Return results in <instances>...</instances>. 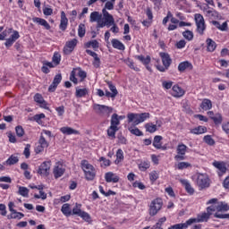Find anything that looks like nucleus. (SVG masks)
<instances>
[{
	"mask_svg": "<svg viewBox=\"0 0 229 229\" xmlns=\"http://www.w3.org/2000/svg\"><path fill=\"white\" fill-rule=\"evenodd\" d=\"M149 113H141V114H133L130 113L127 114L128 123H133L134 126L140 124V123H144L146 119H149Z\"/></svg>",
	"mask_w": 229,
	"mask_h": 229,
	"instance_id": "f257e3e1",
	"label": "nucleus"
},
{
	"mask_svg": "<svg viewBox=\"0 0 229 229\" xmlns=\"http://www.w3.org/2000/svg\"><path fill=\"white\" fill-rule=\"evenodd\" d=\"M81 165L84 171L86 180H94L96 176V170H94V166L87 160H82Z\"/></svg>",
	"mask_w": 229,
	"mask_h": 229,
	"instance_id": "f03ea898",
	"label": "nucleus"
},
{
	"mask_svg": "<svg viewBox=\"0 0 229 229\" xmlns=\"http://www.w3.org/2000/svg\"><path fill=\"white\" fill-rule=\"evenodd\" d=\"M212 212H216V209H213L212 207H208L207 208V213L198 215L196 218H190L191 225H194V223H207L208 219H210Z\"/></svg>",
	"mask_w": 229,
	"mask_h": 229,
	"instance_id": "7ed1b4c3",
	"label": "nucleus"
},
{
	"mask_svg": "<svg viewBox=\"0 0 229 229\" xmlns=\"http://www.w3.org/2000/svg\"><path fill=\"white\" fill-rule=\"evenodd\" d=\"M104 21H101L98 22V26H97V30H99L100 28H105V26H107V28H110L112 24H114L115 20L114 19V16L106 11V9L102 10Z\"/></svg>",
	"mask_w": 229,
	"mask_h": 229,
	"instance_id": "20e7f679",
	"label": "nucleus"
},
{
	"mask_svg": "<svg viewBox=\"0 0 229 229\" xmlns=\"http://www.w3.org/2000/svg\"><path fill=\"white\" fill-rule=\"evenodd\" d=\"M164 205V202L162 201V199H155L151 201L148 208V214L151 216V217L157 216L160 210H162V207Z\"/></svg>",
	"mask_w": 229,
	"mask_h": 229,
	"instance_id": "39448f33",
	"label": "nucleus"
},
{
	"mask_svg": "<svg viewBox=\"0 0 229 229\" xmlns=\"http://www.w3.org/2000/svg\"><path fill=\"white\" fill-rule=\"evenodd\" d=\"M93 109L98 115L110 117V114L114 112V108L105 105L94 104Z\"/></svg>",
	"mask_w": 229,
	"mask_h": 229,
	"instance_id": "423d86ee",
	"label": "nucleus"
},
{
	"mask_svg": "<svg viewBox=\"0 0 229 229\" xmlns=\"http://www.w3.org/2000/svg\"><path fill=\"white\" fill-rule=\"evenodd\" d=\"M196 184L200 190L208 189L210 187V179L208 178V175L205 174H198Z\"/></svg>",
	"mask_w": 229,
	"mask_h": 229,
	"instance_id": "0eeeda50",
	"label": "nucleus"
},
{
	"mask_svg": "<svg viewBox=\"0 0 229 229\" xmlns=\"http://www.w3.org/2000/svg\"><path fill=\"white\" fill-rule=\"evenodd\" d=\"M195 21L197 26V31L199 35H203L205 33V30H207V26L205 25V19L203 15L197 13L195 14Z\"/></svg>",
	"mask_w": 229,
	"mask_h": 229,
	"instance_id": "6e6552de",
	"label": "nucleus"
},
{
	"mask_svg": "<svg viewBox=\"0 0 229 229\" xmlns=\"http://www.w3.org/2000/svg\"><path fill=\"white\" fill-rule=\"evenodd\" d=\"M187 147L185 144L181 143L177 146L176 153L174 157L175 160H185V153H187Z\"/></svg>",
	"mask_w": 229,
	"mask_h": 229,
	"instance_id": "1a4fd4ad",
	"label": "nucleus"
},
{
	"mask_svg": "<svg viewBox=\"0 0 229 229\" xmlns=\"http://www.w3.org/2000/svg\"><path fill=\"white\" fill-rule=\"evenodd\" d=\"M50 169H51V161H45L40 165L38 170V174H41L42 176H47L49 174Z\"/></svg>",
	"mask_w": 229,
	"mask_h": 229,
	"instance_id": "9d476101",
	"label": "nucleus"
},
{
	"mask_svg": "<svg viewBox=\"0 0 229 229\" xmlns=\"http://www.w3.org/2000/svg\"><path fill=\"white\" fill-rule=\"evenodd\" d=\"M53 173L55 179L62 178L65 173V166L61 163H56L54 166Z\"/></svg>",
	"mask_w": 229,
	"mask_h": 229,
	"instance_id": "9b49d317",
	"label": "nucleus"
},
{
	"mask_svg": "<svg viewBox=\"0 0 229 229\" xmlns=\"http://www.w3.org/2000/svg\"><path fill=\"white\" fill-rule=\"evenodd\" d=\"M78 45V39L73 38L68 42H66L64 47V55H71L72 51H74V47Z\"/></svg>",
	"mask_w": 229,
	"mask_h": 229,
	"instance_id": "f8f14e48",
	"label": "nucleus"
},
{
	"mask_svg": "<svg viewBox=\"0 0 229 229\" xmlns=\"http://www.w3.org/2000/svg\"><path fill=\"white\" fill-rule=\"evenodd\" d=\"M21 37V35H19V31L17 30H13V34L11 35V37L9 38L6 39L4 45L7 47H12V46H13L14 42L16 40H18V38Z\"/></svg>",
	"mask_w": 229,
	"mask_h": 229,
	"instance_id": "ddd939ff",
	"label": "nucleus"
},
{
	"mask_svg": "<svg viewBox=\"0 0 229 229\" xmlns=\"http://www.w3.org/2000/svg\"><path fill=\"white\" fill-rule=\"evenodd\" d=\"M160 126H162V124L158 121H157V124L148 123L145 124V130L146 131H148V133H155V131H157Z\"/></svg>",
	"mask_w": 229,
	"mask_h": 229,
	"instance_id": "4468645a",
	"label": "nucleus"
},
{
	"mask_svg": "<svg viewBox=\"0 0 229 229\" xmlns=\"http://www.w3.org/2000/svg\"><path fill=\"white\" fill-rule=\"evenodd\" d=\"M185 94V90H183V89H182L180 86L178 85H174L172 88V96H174V98H182L183 97Z\"/></svg>",
	"mask_w": 229,
	"mask_h": 229,
	"instance_id": "2eb2a0df",
	"label": "nucleus"
},
{
	"mask_svg": "<svg viewBox=\"0 0 229 229\" xmlns=\"http://www.w3.org/2000/svg\"><path fill=\"white\" fill-rule=\"evenodd\" d=\"M105 179L107 183H117L119 182V176H117L115 174L112 172H108L105 174Z\"/></svg>",
	"mask_w": 229,
	"mask_h": 229,
	"instance_id": "dca6fc26",
	"label": "nucleus"
},
{
	"mask_svg": "<svg viewBox=\"0 0 229 229\" xmlns=\"http://www.w3.org/2000/svg\"><path fill=\"white\" fill-rule=\"evenodd\" d=\"M69 24V20L67 19V16H65V12L61 13V21L59 28L62 30V31H65L67 30V25Z\"/></svg>",
	"mask_w": 229,
	"mask_h": 229,
	"instance_id": "f3484780",
	"label": "nucleus"
},
{
	"mask_svg": "<svg viewBox=\"0 0 229 229\" xmlns=\"http://www.w3.org/2000/svg\"><path fill=\"white\" fill-rule=\"evenodd\" d=\"M103 15L99 13V12H93L90 13L89 21L90 22H97V26H99V22H101Z\"/></svg>",
	"mask_w": 229,
	"mask_h": 229,
	"instance_id": "a211bd4d",
	"label": "nucleus"
},
{
	"mask_svg": "<svg viewBox=\"0 0 229 229\" xmlns=\"http://www.w3.org/2000/svg\"><path fill=\"white\" fill-rule=\"evenodd\" d=\"M33 22H36V24H39V26H44L46 30H51V26L47 22V21L38 18V17H34L32 18Z\"/></svg>",
	"mask_w": 229,
	"mask_h": 229,
	"instance_id": "6ab92c4d",
	"label": "nucleus"
},
{
	"mask_svg": "<svg viewBox=\"0 0 229 229\" xmlns=\"http://www.w3.org/2000/svg\"><path fill=\"white\" fill-rule=\"evenodd\" d=\"M160 56L162 58L163 65L165 67V69H168L172 62L171 56H169V54L167 53H160Z\"/></svg>",
	"mask_w": 229,
	"mask_h": 229,
	"instance_id": "aec40b11",
	"label": "nucleus"
},
{
	"mask_svg": "<svg viewBox=\"0 0 229 229\" xmlns=\"http://www.w3.org/2000/svg\"><path fill=\"white\" fill-rule=\"evenodd\" d=\"M34 101H36V103H38L41 108H47V102L44 100V97H42V95L37 93L34 96Z\"/></svg>",
	"mask_w": 229,
	"mask_h": 229,
	"instance_id": "412c9836",
	"label": "nucleus"
},
{
	"mask_svg": "<svg viewBox=\"0 0 229 229\" xmlns=\"http://www.w3.org/2000/svg\"><path fill=\"white\" fill-rule=\"evenodd\" d=\"M60 131L64 133V135H78V133H80V131L72 127H62L60 128Z\"/></svg>",
	"mask_w": 229,
	"mask_h": 229,
	"instance_id": "4be33fe9",
	"label": "nucleus"
},
{
	"mask_svg": "<svg viewBox=\"0 0 229 229\" xmlns=\"http://www.w3.org/2000/svg\"><path fill=\"white\" fill-rule=\"evenodd\" d=\"M180 182L183 185L184 189L189 194H194V188L191 185V182L185 179H180Z\"/></svg>",
	"mask_w": 229,
	"mask_h": 229,
	"instance_id": "5701e85b",
	"label": "nucleus"
},
{
	"mask_svg": "<svg viewBox=\"0 0 229 229\" xmlns=\"http://www.w3.org/2000/svg\"><path fill=\"white\" fill-rule=\"evenodd\" d=\"M213 210H217V212H226V210H229L228 204L225 202H219L215 208L214 206H211Z\"/></svg>",
	"mask_w": 229,
	"mask_h": 229,
	"instance_id": "b1692460",
	"label": "nucleus"
},
{
	"mask_svg": "<svg viewBox=\"0 0 229 229\" xmlns=\"http://www.w3.org/2000/svg\"><path fill=\"white\" fill-rule=\"evenodd\" d=\"M111 44L114 49H118L119 51H124L125 49L124 44H123L119 39H112Z\"/></svg>",
	"mask_w": 229,
	"mask_h": 229,
	"instance_id": "393cba45",
	"label": "nucleus"
},
{
	"mask_svg": "<svg viewBox=\"0 0 229 229\" xmlns=\"http://www.w3.org/2000/svg\"><path fill=\"white\" fill-rule=\"evenodd\" d=\"M191 225V220L189 219L185 223L174 225L168 227V229H188Z\"/></svg>",
	"mask_w": 229,
	"mask_h": 229,
	"instance_id": "a878e982",
	"label": "nucleus"
},
{
	"mask_svg": "<svg viewBox=\"0 0 229 229\" xmlns=\"http://www.w3.org/2000/svg\"><path fill=\"white\" fill-rule=\"evenodd\" d=\"M186 69L192 70V64L189 61H184L178 65V71L183 72Z\"/></svg>",
	"mask_w": 229,
	"mask_h": 229,
	"instance_id": "bb28decb",
	"label": "nucleus"
},
{
	"mask_svg": "<svg viewBox=\"0 0 229 229\" xmlns=\"http://www.w3.org/2000/svg\"><path fill=\"white\" fill-rule=\"evenodd\" d=\"M200 108L205 111L211 110L212 101L208 98H204L200 104Z\"/></svg>",
	"mask_w": 229,
	"mask_h": 229,
	"instance_id": "cd10ccee",
	"label": "nucleus"
},
{
	"mask_svg": "<svg viewBox=\"0 0 229 229\" xmlns=\"http://www.w3.org/2000/svg\"><path fill=\"white\" fill-rule=\"evenodd\" d=\"M117 131H119V127H114L110 125V127L107 129V135L112 140H114V139H115V133H117Z\"/></svg>",
	"mask_w": 229,
	"mask_h": 229,
	"instance_id": "c85d7f7f",
	"label": "nucleus"
},
{
	"mask_svg": "<svg viewBox=\"0 0 229 229\" xmlns=\"http://www.w3.org/2000/svg\"><path fill=\"white\" fill-rule=\"evenodd\" d=\"M212 25L216 26L217 30H220V31H226L228 30V23L225 21L222 25L219 23V21H213Z\"/></svg>",
	"mask_w": 229,
	"mask_h": 229,
	"instance_id": "c756f323",
	"label": "nucleus"
},
{
	"mask_svg": "<svg viewBox=\"0 0 229 229\" xmlns=\"http://www.w3.org/2000/svg\"><path fill=\"white\" fill-rule=\"evenodd\" d=\"M85 47H92V49H94V51H98V49H99V42H98V40L93 39L91 41H89L87 43H85Z\"/></svg>",
	"mask_w": 229,
	"mask_h": 229,
	"instance_id": "7c9ffc66",
	"label": "nucleus"
},
{
	"mask_svg": "<svg viewBox=\"0 0 229 229\" xmlns=\"http://www.w3.org/2000/svg\"><path fill=\"white\" fill-rule=\"evenodd\" d=\"M121 124V121H119V114H114L111 116V125L114 128H117Z\"/></svg>",
	"mask_w": 229,
	"mask_h": 229,
	"instance_id": "2f4dec72",
	"label": "nucleus"
},
{
	"mask_svg": "<svg viewBox=\"0 0 229 229\" xmlns=\"http://www.w3.org/2000/svg\"><path fill=\"white\" fill-rule=\"evenodd\" d=\"M213 165L221 173H226V165H225V163L215 161L213 162Z\"/></svg>",
	"mask_w": 229,
	"mask_h": 229,
	"instance_id": "473e14b6",
	"label": "nucleus"
},
{
	"mask_svg": "<svg viewBox=\"0 0 229 229\" xmlns=\"http://www.w3.org/2000/svg\"><path fill=\"white\" fill-rule=\"evenodd\" d=\"M207 127L205 126H199L197 128L191 129V133H193L194 135H201V133H206Z\"/></svg>",
	"mask_w": 229,
	"mask_h": 229,
	"instance_id": "72a5a7b5",
	"label": "nucleus"
},
{
	"mask_svg": "<svg viewBox=\"0 0 229 229\" xmlns=\"http://www.w3.org/2000/svg\"><path fill=\"white\" fill-rule=\"evenodd\" d=\"M89 94V89L76 88L75 96L76 98H85Z\"/></svg>",
	"mask_w": 229,
	"mask_h": 229,
	"instance_id": "f704fd0d",
	"label": "nucleus"
},
{
	"mask_svg": "<svg viewBox=\"0 0 229 229\" xmlns=\"http://www.w3.org/2000/svg\"><path fill=\"white\" fill-rule=\"evenodd\" d=\"M206 42L208 46V51H210L211 53L216 51V47H217L216 41L212 40V38H208Z\"/></svg>",
	"mask_w": 229,
	"mask_h": 229,
	"instance_id": "c9c22d12",
	"label": "nucleus"
},
{
	"mask_svg": "<svg viewBox=\"0 0 229 229\" xmlns=\"http://www.w3.org/2000/svg\"><path fill=\"white\" fill-rule=\"evenodd\" d=\"M62 212L64 216H66L67 217H69V216L72 215V210H71V206L69 204H64L62 207Z\"/></svg>",
	"mask_w": 229,
	"mask_h": 229,
	"instance_id": "e433bc0d",
	"label": "nucleus"
},
{
	"mask_svg": "<svg viewBox=\"0 0 229 229\" xmlns=\"http://www.w3.org/2000/svg\"><path fill=\"white\" fill-rule=\"evenodd\" d=\"M128 130L132 135H136V137H142V135H144V133L137 127H128Z\"/></svg>",
	"mask_w": 229,
	"mask_h": 229,
	"instance_id": "4c0bfd02",
	"label": "nucleus"
},
{
	"mask_svg": "<svg viewBox=\"0 0 229 229\" xmlns=\"http://www.w3.org/2000/svg\"><path fill=\"white\" fill-rule=\"evenodd\" d=\"M18 194H20V196H22L23 198H28L30 194V190L24 186H20Z\"/></svg>",
	"mask_w": 229,
	"mask_h": 229,
	"instance_id": "58836bf2",
	"label": "nucleus"
},
{
	"mask_svg": "<svg viewBox=\"0 0 229 229\" xmlns=\"http://www.w3.org/2000/svg\"><path fill=\"white\" fill-rule=\"evenodd\" d=\"M205 15L209 19H217V17H219V13H217V12L214 9H209L208 11H207V13Z\"/></svg>",
	"mask_w": 229,
	"mask_h": 229,
	"instance_id": "ea45409f",
	"label": "nucleus"
},
{
	"mask_svg": "<svg viewBox=\"0 0 229 229\" xmlns=\"http://www.w3.org/2000/svg\"><path fill=\"white\" fill-rule=\"evenodd\" d=\"M162 136H155L153 140V146L156 149H160L162 144Z\"/></svg>",
	"mask_w": 229,
	"mask_h": 229,
	"instance_id": "a19ab883",
	"label": "nucleus"
},
{
	"mask_svg": "<svg viewBox=\"0 0 229 229\" xmlns=\"http://www.w3.org/2000/svg\"><path fill=\"white\" fill-rule=\"evenodd\" d=\"M49 67L50 69H53V67H55V65L53 64V63H49V62H46L44 63L41 71L42 72H45V74H47L49 72Z\"/></svg>",
	"mask_w": 229,
	"mask_h": 229,
	"instance_id": "79ce46f5",
	"label": "nucleus"
},
{
	"mask_svg": "<svg viewBox=\"0 0 229 229\" xmlns=\"http://www.w3.org/2000/svg\"><path fill=\"white\" fill-rule=\"evenodd\" d=\"M82 210H81V204H76L75 207L72 208V214L73 216H80L82 214Z\"/></svg>",
	"mask_w": 229,
	"mask_h": 229,
	"instance_id": "37998d69",
	"label": "nucleus"
},
{
	"mask_svg": "<svg viewBox=\"0 0 229 229\" xmlns=\"http://www.w3.org/2000/svg\"><path fill=\"white\" fill-rule=\"evenodd\" d=\"M137 60H140L141 64H144V65H148L149 62H151V57L147 56L144 57V55H136Z\"/></svg>",
	"mask_w": 229,
	"mask_h": 229,
	"instance_id": "c03bdc74",
	"label": "nucleus"
},
{
	"mask_svg": "<svg viewBox=\"0 0 229 229\" xmlns=\"http://www.w3.org/2000/svg\"><path fill=\"white\" fill-rule=\"evenodd\" d=\"M182 37H184L186 40L191 41L194 38V33L191 30H185L182 32Z\"/></svg>",
	"mask_w": 229,
	"mask_h": 229,
	"instance_id": "a18cd8bd",
	"label": "nucleus"
},
{
	"mask_svg": "<svg viewBox=\"0 0 229 229\" xmlns=\"http://www.w3.org/2000/svg\"><path fill=\"white\" fill-rule=\"evenodd\" d=\"M61 60H62V55L58 53H55L52 58L53 64H55V65H60Z\"/></svg>",
	"mask_w": 229,
	"mask_h": 229,
	"instance_id": "49530a36",
	"label": "nucleus"
},
{
	"mask_svg": "<svg viewBox=\"0 0 229 229\" xmlns=\"http://www.w3.org/2000/svg\"><path fill=\"white\" fill-rule=\"evenodd\" d=\"M85 33H86L85 24L81 23L78 29V35L79 37H81V38H83V37H85Z\"/></svg>",
	"mask_w": 229,
	"mask_h": 229,
	"instance_id": "de8ad7c7",
	"label": "nucleus"
},
{
	"mask_svg": "<svg viewBox=\"0 0 229 229\" xmlns=\"http://www.w3.org/2000/svg\"><path fill=\"white\" fill-rule=\"evenodd\" d=\"M17 162H19V157H15V156H11V157L6 160L7 165H13V164H17Z\"/></svg>",
	"mask_w": 229,
	"mask_h": 229,
	"instance_id": "09e8293b",
	"label": "nucleus"
},
{
	"mask_svg": "<svg viewBox=\"0 0 229 229\" xmlns=\"http://www.w3.org/2000/svg\"><path fill=\"white\" fill-rule=\"evenodd\" d=\"M149 167H150V165H149V162H148V161H143L139 165V169L140 171H146V170L149 169Z\"/></svg>",
	"mask_w": 229,
	"mask_h": 229,
	"instance_id": "8fccbe9b",
	"label": "nucleus"
},
{
	"mask_svg": "<svg viewBox=\"0 0 229 229\" xmlns=\"http://www.w3.org/2000/svg\"><path fill=\"white\" fill-rule=\"evenodd\" d=\"M124 64L130 67V69H133V71H139V68L135 67L134 63L131 61V59L127 58L124 60Z\"/></svg>",
	"mask_w": 229,
	"mask_h": 229,
	"instance_id": "3c124183",
	"label": "nucleus"
},
{
	"mask_svg": "<svg viewBox=\"0 0 229 229\" xmlns=\"http://www.w3.org/2000/svg\"><path fill=\"white\" fill-rule=\"evenodd\" d=\"M22 217H24V214L17 212V210L11 214V219H22Z\"/></svg>",
	"mask_w": 229,
	"mask_h": 229,
	"instance_id": "603ef678",
	"label": "nucleus"
},
{
	"mask_svg": "<svg viewBox=\"0 0 229 229\" xmlns=\"http://www.w3.org/2000/svg\"><path fill=\"white\" fill-rule=\"evenodd\" d=\"M212 121H214L215 124H221V123H223V116L221 114H216L214 117H212Z\"/></svg>",
	"mask_w": 229,
	"mask_h": 229,
	"instance_id": "864d4df0",
	"label": "nucleus"
},
{
	"mask_svg": "<svg viewBox=\"0 0 229 229\" xmlns=\"http://www.w3.org/2000/svg\"><path fill=\"white\" fill-rule=\"evenodd\" d=\"M107 85L109 87V90H111L113 97L115 98V96H117V94H119V91H117V89L115 88V86H114V84H112V82H107Z\"/></svg>",
	"mask_w": 229,
	"mask_h": 229,
	"instance_id": "5fc2aeb1",
	"label": "nucleus"
},
{
	"mask_svg": "<svg viewBox=\"0 0 229 229\" xmlns=\"http://www.w3.org/2000/svg\"><path fill=\"white\" fill-rule=\"evenodd\" d=\"M204 142H206V144H208V146H214V144H216V141L214 140V139H212L210 135H207L204 137Z\"/></svg>",
	"mask_w": 229,
	"mask_h": 229,
	"instance_id": "6e6d98bb",
	"label": "nucleus"
},
{
	"mask_svg": "<svg viewBox=\"0 0 229 229\" xmlns=\"http://www.w3.org/2000/svg\"><path fill=\"white\" fill-rule=\"evenodd\" d=\"M38 144L44 148L49 147V142H47V140H46V138H44V136H42V135L39 138Z\"/></svg>",
	"mask_w": 229,
	"mask_h": 229,
	"instance_id": "4d7b16f0",
	"label": "nucleus"
},
{
	"mask_svg": "<svg viewBox=\"0 0 229 229\" xmlns=\"http://www.w3.org/2000/svg\"><path fill=\"white\" fill-rule=\"evenodd\" d=\"M187 167H191V163L181 162L177 165V169L179 170L187 169Z\"/></svg>",
	"mask_w": 229,
	"mask_h": 229,
	"instance_id": "13d9d810",
	"label": "nucleus"
},
{
	"mask_svg": "<svg viewBox=\"0 0 229 229\" xmlns=\"http://www.w3.org/2000/svg\"><path fill=\"white\" fill-rule=\"evenodd\" d=\"M80 217H81L87 223H90L91 221L90 215L85 211H82V214L80 216Z\"/></svg>",
	"mask_w": 229,
	"mask_h": 229,
	"instance_id": "bf43d9fd",
	"label": "nucleus"
},
{
	"mask_svg": "<svg viewBox=\"0 0 229 229\" xmlns=\"http://www.w3.org/2000/svg\"><path fill=\"white\" fill-rule=\"evenodd\" d=\"M34 198H36V199H47V194L46 192H44L43 191H39V195L38 194H35Z\"/></svg>",
	"mask_w": 229,
	"mask_h": 229,
	"instance_id": "052dcab7",
	"label": "nucleus"
},
{
	"mask_svg": "<svg viewBox=\"0 0 229 229\" xmlns=\"http://www.w3.org/2000/svg\"><path fill=\"white\" fill-rule=\"evenodd\" d=\"M15 131L18 137H22L24 135V129L21 125L16 126Z\"/></svg>",
	"mask_w": 229,
	"mask_h": 229,
	"instance_id": "680f3d73",
	"label": "nucleus"
},
{
	"mask_svg": "<svg viewBox=\"0 0 229 229\" xmlns=\"http://www.w3.org/2000/svg\"><path fill=\"white\" fill-rule=\"evenodd\" d=\"M61 81H62V74L60 73L56 74L53 81L54 85H57V86L60 85Z\"/></svg>",
	"mask_w": 229,
	"mask_h": 229,
	"instance_id": "e2e57ef3",
	"label": "nucleus"
},
{
	"mask_svg": "<svg viewBox=\"0 0 229 229\" xmlns=\"http://www.w3.org/2000/svg\"><path fill=\"white\" fill-rule=\"evenodd\" d=\"M149 178L151 182H157L158 180V173L157 171H153L149 174Z\"/></svg>",
	"mask_w": 229,
	"mask_h": 229,
	"instance_id": "0e129e2a",
	"label": "nucleus"
},
{
	"mask_svg": "<svg viewBox=\"0 0 229 229\" xmlns=\"http://www.w3.org/2000/svg\"><path fill=\"white\" fill-rule=\"evenodd\" d=\"M46 117V114H39L33 116V121H36V123H40V120L44 119Z\"/></svg>",
	"mask_w": 229,
	"mask_h": 229,
	"instance_id": "69168bd1",
	"label": "nucleus"
},
{
	"mask_svg": "<svg viewBox=\"0 0 229 229\" xmlns=\"http://www.w3.org/2000/svg\"><path fill=\"white\" fill-rule=\"evenodd\" d=\"M162 87L164 89H165L166 90H169V89H171V87H173V81H163L162 82Z\"/></svg>",
	"mask_w": 229,
	"mask_h": 229,
	"instance_id": "338daca9",
	"label": "nucleus"
},
{
	"mask_svg": "<svg viewBox=\"0 0 229 229\" xmlns=\"http://www.w3.org/2000/svg\"><path fill=\"white\" fill-rule=\"evenodd\" d=\"M104 10H114V2L107 1L105 4Z\"/></svg>",
	"mask_w": 229,
	"mask_h": 229,
	"instance_id": "774afa93",
	"label": "nucleus"
}]
</instances>
